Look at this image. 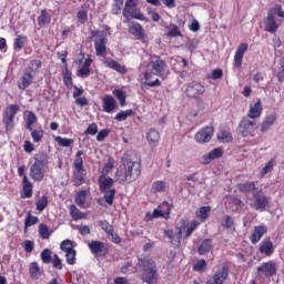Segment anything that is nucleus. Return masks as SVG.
Segmentation results:
<instances>
[{
	"mask_svg": "<svg viewBox=\"0 0 284 284\" xmlns=\"http://www.w3.org/2000/svg\"><path fill=\"white\" fill-rule=\"evenodd\" d=\"M201 225L199 221L193 220L192 222L182 219L176 223V231L178 233H174V231H165L164 234H166L168 239H170L171 243H181V239L183 237V234L185 239H190L192 236V233Z\"/></svg>",
	"mask_w": 284,
	"mask_h": 284,
	"instance_id": "nucleus-1",
	"label": "nucleus"
},
{
	"mask_svg": "<svg viewBox=\"0 0 284 284\" xmlns=\"http://www.w3.org/2000/svg\"><path fill=\"white\" fill-rule=\"evenodd\" d=\"M284 11L283 8L278 4L271 8L267 12V17L264 20V28L266 32H271V34H276L281 23H283Z\"/></svg>",
	"mask_w": 284,
	"mask_h": 284,
	"instance_id": "nucleus-2",
	"label": "nucleus"
},
{
	"mask_svg": "<svg viewBox=\"0 0 284 284\" xmlns=\"http://www.w3.org/2000/svg\"><path fill=\"white\" fill-rule=\"evenodd\" d=\"M139 266L142 267L141 278L144 283L155 284L159 281V272L156 271V262L152 258L139 261Z\"/></svg>",
	"mask_w": 284,
	"mask_h": 284,
	"instance_id": "nucleus-3",
	"label": "nucleus"
},
{
	"mask_svg": "<svg viewBox=\"0 0 284 284\" xmlns=\"http://www.w3.org/2000/svg\"><path fill=\"white\" fill-rule=\"evenodd\" d=\"M124 166L123 178L119 175L120 183H134L141 176V163L130 161L125 158L122 159Z\"/></svg>",
	"mask_w": 284,
	"mask_h": 284,
	"instance_id": "nucleus-4",
	"label": "nucleus"
},
{
	"mask_svg": "<svg viewBox=\"0 0 284 284\" xmlns=\"http://www.w3.org/2000/svg\"><path fill=\"white\" fill-rule=\"evenodd\" d=\"M100 192L104 194V201L108 205L114 203V196L116 195V190H114V179L109 175H101L98 179Z\"/></svg>",
	"mask_w": 284,
	"mask_h": 284,
	"instance_id": "nucleus-5",
	"label": "nucleus"
},
{
	"mask_svg": "<svg viewBox=\"0 0 284 284\" xmlns=\"http://www.w3.org/2000/svg\"><path fill=\"white\" fill-rule=\"evenodd\" d=\"M45 168H48V158L45 155H36L34 162L30 166V176L36 183H41L45 179Z\"/></svg>",
	"mask_w": 284,
	"mask_h": 284,
	"instance_id": "nucleus-6",
	"label": "nucleus"
},
{
	"mask_svg": "<svg viewBox=\"0 0 284 284\" xmlns=\"http://www.w3.org/2000/svg\"><path fill=\"white\" fill-rule=\"evenodd\" d=\"M256 130H258V124L256 121L250 120L248 118H243L237 126V134L244 139L256 136Z\"/></svg>",
	"mask_w": 284,
	"mask_h": 284,
	"instance_id": "nucleus-7",
	"label": "nucleus"
},
{
	"mask_svg": "<svg viewBox=\"0 0 284 284\" xmlns=\"http://www.w3.org/2000/svg\"><path fill=\"white\" fill-rule=\"evenodd\" d=\"M21 110L19 104H9L2 115V122L6 126L7 132H10L14 130V116H17V113Z\"/></svg>",
	"mask_w": 284,
	"mask_h": 284,
	"instance_id": "nucleus-8",
	"label": "nucleus"
},
{
	"mask_svg": "<svg viewBox=\"0 0 284 284\" xmlns=\"http://www.w3.org/2000/svg\"><path fill=\"white\" fill-rule=\"evenodd\" d=\"M271 201L272 199H270V196L263 194V190L254 191L250 205L254 210H260L261 212H265V210L270 207Z\"/></svg>",
	"mask_w": 284,
	"mask_h": 284,
	"instance_id": "nucleus-9",
	"label": "nucleus"
},
{
	"mask_svg": "<svg viewBox=\"0 0 284 284\" xmlns=\"http://www.w3.org/2000/svg\"><path fill=\"white\" fill-rule=\"evenodd\" d=\"M83 151H78L75 154V159L73 162V174L75 176L74 186L79 187L83 184V172H85V169L83 168Z\"/></svg>",
	"mask_w": 284,
	"mask_h": 284,
	"instance_id": "nucleus-10",
	"label": "nucleus"
},
{
	"mask_svg": "<svg viewBox=\"0 0 284 284\" xmlns=\"http://www.w3.org/2000/svg\"><path fill=\"white\" fill-rule=\"evenodd\" d=\"M94 48L97 57H105L108 54V38L101 31H95L93 34Z\"/></svg>",
	"mask_w": 284,
	"mask_h": 284,
	"instance_id": "nucleus-11",
	"label": "nucleus"
},
{
	"mask_svg": "<svg viewBox=\"0 0 284 284\" xmlns=\"http://www.w3.org/2000/svg\"><path fill=\"white\" fill-rule=\"evenodd\" d=\"M185 94L189 99H199L205 94V87L201 82L193 81L186 85Z\"/></svg>",
	"mask_w": 284,
	"mask_h": 284,
	"instance_id": "nucleus-12",
	"label": "nucleus"
},
{
	"mask_svg": "<svg viewBox=\"0 0 284 284\" xmlns=\"http://www.w3.org/2000/svg\"><path fill=\"white\" fill-rule=\"evenodd\" d=\"M230 276V268L227 266H223L220 271L214 273L213 276L209 277L206 284H224Z\"/></svg>",
	"mask_w": 284,
	"mask_h": 284,
	"instance_id": "nucleus-13",
	"label": "nucleus"
},
{
	"mask_svg": "<svg viewBox=\"0 0 284 284\" xmlns=\"http://www.w3.org/2000/svg\"><path fill=\"white\" fill-rule=\"evenodd\" d=\"M75 203L82 210H88L92 205V199H90V190H82L75 195Z\"/></svg>",
	"mask_w": 284,
	"mask_h": 284,
	"instance_id": "nucleus-14",
	"label": "nucleus"
},
{
	"mask_svg": "<svg viewBox=\"0 0 284 284\" xmlns=\"http://www.w3.org/2000/svg\"><path fill=\"white\" fill-rule=\"evenodd\" d=\"M212 136H214V128L205 126L195 134V141L197 143H210Z\"/></svg>",
	"mask_w": 284,
	"mask_h": 284,
	"instance_id": "nucleus-15",
	"label": "nucleus"
},
{
	"mask_svg": "<svg viewBox=\"0 0 284 284\" xmlns=\"http://www.w3.org/2000/svg\"><path fill=\"white\" fill-rule=\"evenodd\" d=\"M170 212H172V204L163 202L153 211L151 219H170Z\"/></svg>",
	"mask_w": 284,
	"mask_h": 284,
	"instance_id": "nucleus-16",
	"label": "nucleus"
},
{
	"mask_svg": "<svg viewBox=\"0 0 284 284\" xmlns=\"http://www.w3.org/2000/svg\"><path fill=\"white\" fill-rule=\"evenodd\" d=\"M89 250L93 256H105L108 254V246L101 241H91L89 243Z\"/></svg>",
	"mask_w": 284,
	"mask_h": 284,
	"instance_id": "nucleus-17",
	"label": "nucleus"
},
{
	"mask_svg": "<svg viewBox=\"0 0 284 284\" xmlns=\"http://www.w3.org/2000/svg\"><path fill=\"white\" fill-rule=\"evenodd\" d=\"M257 272L260 276H266V278H270V276H274V274H276V263L273 261L265 262L257 267Z\"/></svg>",
	"mask_w": 284,
	"mask_h": 284,
	"instance_id": "nucleus-18",
	"label": "nucleus"
},
{
	"mask_svg": "<svg viewBox=\"0 0 284 284\" xmlns=\"http://www.w3.org/2000/svg\"><path fill=\"white\" fill-rule=\"evenodd\" d=\"M158 73L146 72L144 74L145 82L141 83L142 90H148L149 88H154L156 85H161V81H159Z\"/></svg>",
	"mask_w": 284,
	"mask_h": 284,
	"instance_id": "nucleus-19",
	"label": "nucleus"
},
{
	"mask_svg": "<svg viewBox=\"0 0 284 284\" xmlns=\"http://www.w3.org/2000/svg\"><path fill=\"white\" fill-rule=\"evenodd\" d=\"M148 70L163 72V70H165V61L161 60L159 55H151L150 62L148 63Z\"/></svg>",
	"mask_w": 284,
	"mask_h": 284,
	"instance_id": "nucleus-20",
	"label": "nucleus"
},
{
	"mask_svg": "<svg viewBox=\"0 0 284 284\" xmlns=\"http://www.w3.org/2000/svg\"><path fill=\"white\" fill-rule=\"evenodd\" d=\"M274 243L272 240H270V237H265L258 247L260 254H264L265 256H272L274 254Z\"/></svg>",
	"mask_w": 284,
	"mask_h": 284,
	"instance_id": "nucleus-21",
	"label": "nucleus"
},
{
	"mask_svg": "<svg viewBox=\"0 0 284 284\" xmlns=\"http://www.w3.org/2000/svg\"><path fill=\"white\" fill-rule=\"evenodd\" d=\"M102 108L104 112L109 114L114 112L119 108L116 100L112 95H104L102 98Z\"/></svg>",
	"mask_w": 284,
	"mask_h": 284,
	"instance_id": "nucleus-22",
	"label": "nucleus"
},
{
	"mask_svg": "<svg viewBox=\"0 0 284 284\" xmlns=\"http://www.w3.org/2000/svg\"><path fill=\"white\" fill-rule=\"evenodd\" d=\"M265 234H267V226L265 225L255 226L253 230V233L250 236L251 243H253V245H256V243H258V241H261V239H263Z\"/></svg>",
	"mask_w": 284,
	"mask_h": 284,
	"instance_id": "nucleus-23",
	"label": "nucleus"
},
{
	"mask_svg": "<svg viewBox=\"0 0 284 284\" xmlns=\"http://www.w3.org/2000/svg\"><path fill=\"white\" fill-rule=\"evenodd\" d=\"M221 156H223V149L216 148L212 150L210 153L203 155L201 159V163L203 165H209V163H212V161L216 159H221Z\"/></svg>",
	"mask_w": 284,
	"mask_h": 284,
	"instance_id": "nucleus-24",
	"label": "nucleus"
},
{
	"mask_svg": "<svg viewBox=\"0 0 284 284\" xmlns=\"http://www.w3.org/2000/svg\"><path fill=\"white\" fill-rule=\"evenodd\" d=\"M247 48H248L247 43H241L237 47L235 55H234V67L235 68H241V65L243 63V57H244L245 52H247Z\"/></svg>",
	"mask_w": 284,
	"mask_h": 284,
	"instance_id": "nucleus-25",
	"label": "nucleus"
},
{
	"mask_svg": "<svg viewBox=\"0 0 284 284\" xmlns=\"http://www.w3.org/2000/svg\"><path fill=\"white\" fill-rule=\"evenodd\" d=\"M33 187L32 182L28 176H24V180H22V191L20 193L21 199H32Z\"/></svg>",
	"mask_w": 284,
	"mask_h": 284,
	"instance_id": "nucleus-26",
	"label": "nucleus"
},
{
	"mask_svg": "<svg viewBox=\"0 0 284 284\" xmlns=\"http://www.w3.org/2000/svg\"><path fill=\"white\" fill-rule=\"evenodd\" d=\"M263 114V106L261 105V99H258L254 104L250 105L247 118L248 119H258Z\"/></svg>",
	"mask_w": 284,
	"mask_h": 284,
	"instance_id": "nucleus-27",
	"label": "nucleus"
},
{
	"mask_svg": "<svg viewBox=\"0 0 284 284\" xmlns=\"http://www.w3.org/2000/svg\"><path fill=\"white\" fill-rule=\"evenodd\" d=\"M129 32L133 34V37H136V39H145V31L139 22H131L129 24Z\"/></svg>",
	"mask_w": 284,
	"mask_h": 284,
	"instance_id": "nucleus-28",
	"label": "nucleus"
},
{
	"mask_svg": "<svg viewBox=\"0 0 284 284\" xmlns=\"http://www.w3.org/2000/svg\"><path fill=\"white\" fill-rule=\"evenodd\" d=\"M146 141L151 148H156L159 141H161V134L154 129H150L146 133Z\"/></svg>",
	"mask_w": 284,
	"mask_h": 284,
	"instance_id": "nucleus-29",
	"label": "nucleus"
},
{
	"mask_svg": "<svg viewBox=\"0 0 284 284\" xmlns=\"http://www.w3.org/2000/svg\"><path fill=\"white\" fill-rule=\"evenodd\" d=\"M114 168H116V160L112 156H109L101 170V175L108 176L109 174H112Z\"/></svg>",
	"mask_w": 284,
	"mask_h": 284,
	"instance_id": "nucleus-30",
	"label": "nucleus"
},
{
	"mask_svg": "<svg viewBox=\"0 0 284 284\" xmlns=\"http://www.w3.org/2000/svg\"><path fill=\"white\" fill-rule=\"evenodd\" d=\"M69 212L73 221H83L88 219V213L81 212V210H79L74 204L70 205Z\"/></svg>",
	"mask_w": 284,
	"mask_h": 284,
	"instance_id": "nucleus-31",
	"label": "nucleus"
},
{
	"mask_svg": "<svg viewBox=\"0 0 284 284\" xmlns=\"http://www.w3.org/2000/svg\"><path fill=\"white\" fill-rule=\"evenodd\" d=\"M33 79L32 73H24L18 81V88L20 90H27L32 84Z\"/></svg>",
	"mask_w": 284,
	"mask_h": 284,
	"instance_id": "nucleus-32",
	"label": "nucleus"
},
{
	"mask_svg": "<svg viewBox=\"0 0 284 284\" xmlns=\"http://www.w3.org/2000/svg\"><path fill=\"white\" fill-rule=\"evenodd\" d=\"M24 121L27 130L34 129V124L37 123V114L32 111H24Z\"/></svg>",
	"mask_w": 284,
	"mask_h": 284,
	"instance_id": "nucleus-33",
	"label": "nucleus"
},
{
	"mask_svg": "<svg viewBox=\"0 0 284 284\" xmlns=\"http://www.w3.org/2000/svg\"><path fill=\"white\" fill-rule=\"evenodd\" d=\"M210 214H212V209L210 206H201L196 212L195 216L200 221H207L210 219Z\"/></svg>",
	"mask_w": 284,
	"mask_h": 284,
	"instance_id": "nucleus-34",
	"label": "nucleus"
},
{
	"mask_svg": "<svg viewBox=\"0 0 284 284\" xmlns=\"http://www.w3.org/2000/svg\"><path fill=\"white\" fill-rule=\"evenodd\" d=\"M276 123V115L271 114L264 119V121L261 124V132H267L270 128H272Z\"/></svg>",
	"mask_w": 284,
	"mask_h": 284,
	"instance_id": "nucleus-35",
	"label": "nucleus"
},
{
	"mask_svg": "<svg viewBox=\"0 0 284 284\" xmlns=\"http://www.w3.org/2000/svg\"><path fill=\"white\" fill-rule=\"evenodd\" d=\"M50 21H52V18L50 17V13H48V10H41L40 16L38 17V24L40 26V28H43V26H48Z\"/></svg>",
	"mask_w": 284,
	"mask_h": 284,
	"instance_id": "nucleus-36",
	"label": "nucleus"
},
{
	"mask_svg": "<svg viewBox=\"0 0 284 284\" xmlns=\"http://www.w3.org/2000/svg\"><path fill=\"white\" fill-rule=\"evenodd\" d=\"M26 43H28V37L26 36H17L13 42V49L19 52L26 48Z\"/></svg>",
	"mask_w": 284,
	"mask_h": 284,
	"instance_id": "nucleus-37",
	"label": "nucleus"
},
{
	"mask_svg": "<svg viewBox=\"0 0 284 284\" xmlns=\"http://www.w3.org/2000/svg\"><path fill=\"white\" fill-rule=\"evenodd\" d=\"M104 64L106 68H110L111 70H114L115 72H125V67L119 64L115 60L106 59L104 61Z\"/></svg>",
	"mask_w": 284,
	"mask_h": 284,
	"instance_id": "nucleus-38",
	"label": "nucleus"
},
{
	"mask_svg": "<svg viewBox=\"0 0 284 284\" xmlns=\"http://www.w3.org/2000/svg\"><path fill=\"white\" fill-rule=\"evenodd\" d=\"M168 190V183L165 181H156L152 184L151 192L153 194H159Z\"/></svg>",
	"mask_w": 284,
	"mask_h": 284,
	"instance_id": "nucleus-39",
	"label": "nucleus"
},
{
	"mask_svg": "<svg viewBox=\"0 0 284 284\" xmlns=\"http://www.w3.org/2000/svg\"><path fill=\"white\" fill-rule=\"evenodd\" d=\"M219 141H222V143H231L233 140L232 133L227 129H222L217 133Z\"/></svg>",
	"mask_w": 284,
	"mask_h": 284,
	"instance_id": "nucleus-40",
	"label": "nucleus"
},
{
	"mask_svg": "<svg viewBox=\"0 0 284 284\" xmlns=\"http://www.w3.org/2000/svg\"><path fill=\"white\" fill-rule=\"evenodd\" d=\"M30 132L33 143H41L43 141V136L45 134L43 129H31Z\"/></svg>",
	"mask_w": 284,
	"mask_h": 284,
	"instance_id": "nucleus-41",
	"label": "nucleus"
},
{
	"mask_svg": "<svg viewBox=\"0 0 284 284\" xmlns=\"http://www.w3.org/2000/svg\"><path fill=\"white\" fill-rule=\"evenodd\" d=\"M212 240H210V239H206V240H204L201 244H200V246H199V248H197V252H199V254H201V255H203V254H207V252H211L212 251Z\"/></svg>",
	"mask_w": 284,
	"mask_h": 284,
	"instance_id": "nucleus-42",
	"label": "nucleus"
},
{
	"mask_svg": "<svg viewBox=\"0 0 284 284\" xmlns=\"http://www.w3.org/2000/svg\"><path fill=\"white\" fill-rule=\"evenodd\" d=\"M240 192H256V182H246L237 185Z\"/></svg>",
	"mask_w": 284,
	"mask_h": 284,
	"instance_id": "nucleus-43",
	"label": "nucleus"
},
{
	"mask_svg": "<svg viewBox=\"0 0 284 284\" xmlns=\"http://www.w3.org/2000/svg\"><path fill=\"white\" fill-rule=\"evenodd\" d=\"M113 97L118 99L121 108L125 106V99H128V94L125 93V91L121 89H115L113 90Z\"/></svg>",
	"mask_w": 284,
	"mask_h": 284,
	"instance_id": "nucleus-44",
	"label": "nucleus"
},
{
	"mask_svg": "<svg viewBox=\"0 0 284 284\" xmlns=\"http://www.w3.org/2000/svg\"><path fill=\"white\" fill-rule=\"evenodd\" d=\"M55 143L60 145V148H71V145L74 144V140L68 139V138H62V136H55L54 139Z\"/></svg>",
	"mask_w": 284,
	"mask_h": 284,
	"instance_id": "nucleus-45",
	"label": "nucleus"
},
{
	"mask_svg": "<svg viewBox=\"0 0 284 284\" xmlns=\"http://www.w3.org/2000/svg\"><path fill=\"white\" fill-rule=\"evenodd\" d=\"M29 274L31 278H39L41 276V268H39V263L32 262L29 266Z\"/></svg>",
	"mask_w": 284,
	"mask_h": 284,
	"instance_id": "nucleus-46",
	"label": "nucleus"
},
{
	"mask_svg": "<svg viewBox=\"0 0 284 284\" xmlns=\"http://www.w3.org/2000/svg\"><path fill=\"white\" fill-rule=\"evenodd\" d=\"M168 29V37H182L181 29L176 27L174 23H170L165 27Z\"/></svg>",
	"mask_w": 284,
	"mask_h": 284,
	"instance_id": "nucleus-47",
	"label": "nucleus"
},
{
	"mask_svg": "<svg viewBox=\"0 0 284 284\" xmlns=\"http://www.w3.org/2000/svg\"><path fill=\"white\" fill-rule=\"evenodd\" d=\"M129 116H134V110L129 109L126 111H121L114 116V119L115 121H128Z\"/></svg>",
	"mask_w": 284,
	"mask_h": 284,
	"instance_id": "nucleus-48",
	"label": "nucleus"
},
{
	"mask_svg": "<svg viewBox=\"0 0 284 284\" xmlns=\"http://www.w3.org/2000/svg\"><path fill=\"white\" fill-rule=\"evenodd\" d=\"M132 8H136V1L126 0L124 9H123V17L125 19H130V10H132Z\"/></svg>",
	"mask_w": 284,
	"mask_h": 284,
	"instance_id": "nucleus-49",
	"label": "nucleus"
},
{
	"mask_svg": "<svg viewBox=\"0 0 284 284\" xmlns=\"http://www.w3.org/2000/svg\"><path fill=\"white\" fill-rule=\"evenodd\" d=\"M138 19L139 21H145V16L141 13L139 9H130L129 10V18Z\"/></svg>",
	"mask_w": 284,
	"mask_h": 284,
	"instance_id": "nucleus-50",
	"label": "nucleus"
},
{
	"mask_svg": "<svg viewBox=\"0 0 284 284\" xmlns=\"http://www.w3.org/2000/svg\"><path fill=\"white\" fill-rule=\"evenodd\" d=\"M36 205L39 212H43V210L48 207V196L44 195L39 197L38 201L36 202Z\"/></svg>",
	"mask_w": 284,
	"mask_h": 284,
	"instance_id": "nucleus-51",
	"label": "nucleus"
},
{
	"mask_svg": "<svg viewBox=\"0 0 284 284\" xmlns=\"http://www.w3.org/2000/svg\"><path fill=\"white\" fill-rule=\"evenodd\" d=\"M60 248L62 250V252H65V254H68V252L74 251V246L72 244V241L70 240H64L61 243Z\"/></svg>",
	"mask_w": 284,
	"mask_h": 284,
	"instance_id": "nucleus-52",
	"label": "nucleus"
},
{
	"mask_svg": "<svg viewBox=\"0 0 284 284\" xmlns=\"http://www.w3.org/2000/svg\"><path fill=\"white\" fill-rule=\"evenodd\" d=\"M206 268L207 262L205 260H199L193 266L194 272H205Z\"/></svg>",
	"mask_w": 284,
	"mask_h": 284,
	"instance_id": "nucleus-53",
	"label": "nucleus"
},
{
	"mask_svg": "<svg viewBox=\"0 0 284 284\" xmlns=\"http://www.w3.org/2000/svg\"><path fill=\"white\" fill-rule=\"evenodd\" d=\"M41 260L44 263H52V251H50L49 248H44L41 252Z\"/></svg>",
	"mask_w": 284,
	"mask_h": 284,
	"instance_id": "nucleus-54",
	"label": "nucleus"
},
{
	"mask_svg": "<svg viewBox=\"0 0 284 284\" xmlns=\"http://www.w3.org/2000/svg\"><path fill=\"white\" fill-rule=\"evenodd\" d=\"M65 258L69 265H74V263H77V251L73 250L65 253Z\"/></svg>",
	"mask_w": 284,
	"mask_h": 284,
	"instance_id": "nucleus-55",
	"label": "nucleus"
},
{
	"mask_svg": "<svg viewBox=\"0 0 284 284\" xmlns=\"http://www.w3.org/2000/svg\"><path fill=\"white\" fill-rule=\"evenodd\" d=\"M99 225L101 227V230H103V232H105V234L111 233L114 230V226H112L108 221L103 220L99 222Z\"/></svg>",
	"mask_w": 284,
	"mask_h": 284,
	"instance_id": "nucleus-56",
	"label": "nucleus"
},
{
	"mask_svg": "<svg viewBox=\"0 0 284 284\" xmlns=\"http://www.w3.org/2000/svg\"><path fill=\"white\" fill-rule=\"evenodd\" d=\"M22 247L24 252H27V254H31V252H33L34 250V242L30 240H26L24 242H22Z\"/></svg>",
	"mask_w": 284,
	"mask_h": 284,
	"instance_id": "nucleus-57",
	"label": "nucleus"
},
{
	"mask_svg": "<svg viewBox=\"0 0 284 284\" xmlns=\"http://www.w3.org/2000/svg\"><path fill=\"white\" fill-rule=\"evenodd\" d=\"M37 223H39V217L34 215H28L24 221L26 227H32V225H37Z\"/></svg>",
	"mask_w": 284,
	"mask_h": 284,
	"instance_id": "nucleus-58",
	"label": "nucleus"
},
{
	"mask_svg": "<svg viewBox=\"0 0 284 284\" xmlns=\"http://www.w3.org/2000/svg\"><path fill=\"white\" fill-rule=\"evenodd\" d=\"M39 234L42 239H50V230L48 229V225L40 224Z\"/></svg>",
	"mask_w": 284,
	"mask_h": 284,
	"instance_id": "nucleus-59",
	"label": "nucleus"
},
{
	"mask_svg": "<svg viewBox=\"0 0 284 284\" xmlns=\"http://www.w3.org/2000/svg\"><path fill=\"white\" fill-rule=\"evenodd\" d=\"M274 170V160H271L265 164V166L261 171V176H265V174H270Z\"/></svg>",
	"mask_w": 284,
	"mask_h": 284,
	"instance_id": "nucleus-60",
	"label": "nucleus"
},
{
	"mask_svg": "<svg viewBox=\"0 0 284 284\" xmlns=\"http://www.w3.org/2000/svg\"><path fill=\"white\" fill-rule=\"evenodd\" d=\"M51 263L55 270H63V262H61L59 255L54 254Z\"/></svg>",
	"mask_w": 284,
	"mask_h": 284,
	"instance_id": "nucleus-61",
	"label": "nucleus"
},
{
	"mask_svg": "<svg viewBox=\"0 0 284 284\" xmlns=\"http://www.w3.org/2000/svg\"><path fill=\"white\" fill-rule=\"evenodd\" d=\"M63 81H64V85L69 89L72 90V73L70 72H65L63 74Z\"/></svg>",
	"mask_w": 284,
	"mask_h": 284,
	"instance_id": "nucleus-62",
	"label": "nucleus"
},
{
	"mask_svg": "<svg viewBox=\"0 0 284 284\" xmlns=\"http://www.w3.org/2000/svg\"><path fill=\"white\" fill-rule=\"evenodd\" d=\"M109 241H112V243H115V245H119L121 243V236L114 232V230L111 233H106Z\"/></svg>",
	"mask_w": 284,
	"mask_h": 284,
	"instance_id": "nucleus-63",
	"label": "nucleus"
},
{
	"mask_svg": "<svg viewBox=\"0 0 284 284\" xmlns=\"http://www.w3.org/2000/svg\"><path fill=\"white\" fill-rule=\"evenodd\" d=\"M221 223L223 227H232V225H234V220H232L230 215H225L224 217H222Z\"/></svg>",
	"mask_w": 284,
	"mask_h": 284,
	"instance_id": "nucleus-64",
	"label": "nucleus"
}]
</instances>
